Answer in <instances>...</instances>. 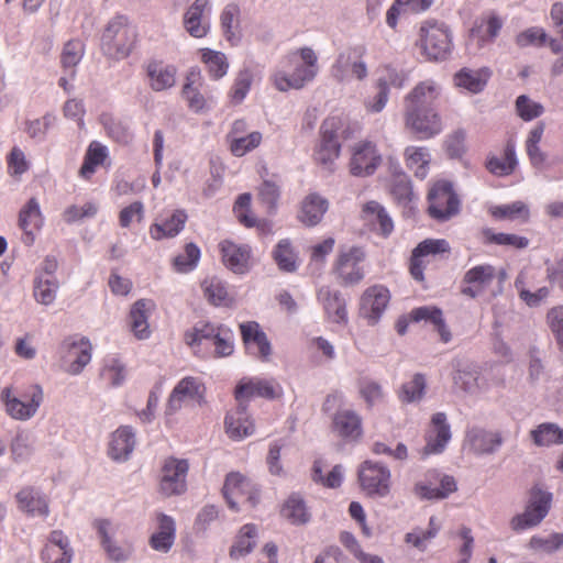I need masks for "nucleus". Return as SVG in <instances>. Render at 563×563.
<instances>
[{"mask_svg":"<svg viewBox=\"0 0 563 563\" xmlns=\"http://www.w3.org/2000/svg\"><path fill=\"white\" fill-rule=\"evenodd\" d=\"M405 124L419 140H428L443 130L442 120L435 109L412 108L405 111Z\"/></svg>","mask_w":563,"mask_h":563,"instance_id":"obj_13","label":"nucleus"},{"mask_svg":"<svg viewBox=\"0 0 563 563\" xmlns=\"http://www.w3.org/2000/svg\"><path fill=\"white\" fill-rule=\"evenodd\" d=\"M382 161V154L375 143L367 140L360 141L352 148L350 172L356 177L371 176L376 172Z\"/></svg>","mask_w":563,"mask_h":563,"instance_id":"obj_14","label":"nucleus"},{"mask_svg":"<svg viewBox=\"0 0 563 563\" xmlns=\"http://www.w3.org/2000/svg\"><path fill=\"white\" fill-rule=\"evenodd\" d=\"M328 207L329 202L325 198L316 192L310 194L301 203L299 220L308 227L317 225L322 220Z\"/></svg>","mask_w":563,"mask_h":563,"instance_id":"obj_40","label":"nucleus"},{"mask_svg":"<svg viewBox=\"0 0 563 563\" xmlns=\"http://www.w3.org/2000/svg\"><path fill=\"white\" fill-rule=\"evenodd\" d=\"M188 468L187 460L166 459L161 470L159 492L167 497L185 493Z\"/></svg>","mask_w":563,"mask_h":563,"instance_id":"obj_11","label":"nucleus"},{"mask_svg":"<svg viewBox=\"0 0 563 563\" xmlns=\"http://www.w3.org/2000/svg\"><path fill=\"white\" fill-rule=\"evenodd\" d=\"M154 310L155 303L152 299H139L132 305L129 314V324L135 338L144 340L150 336L148 318Z\"/></svg>","mask_w":563,"mask_h":563,"instance_id":"obj_31","label":"nucleus"},{"mask_svg":"<svg viewBox=\"0 0 563 563\" xmlns=\"http://www.w3.org/2000/svg\"><path fill=\"white\" fill-rule=\"evenodd\" d=\"M358 482L362 489L371 497L384 498L391 487L390 470L378 462L365 461L358 467Z\"/></svg>","mask_w":563,"mask_h":563,"instance_id":"obj_10","label":"nucleus"},{"mask_svg":"<svg viewBox=\"0 0 563 563\" xmlns=\"http://www.w3.org/2000/svg\"><path fill=\"white\" fill-rule=\"evenodd\" d=\"M515 107L518 117L526 122L541 117L544 112V107L540 102L532 100L527 95L518 96Z\"/></svg>","mask_w":563,"mask_h":563,"instance_id":"obj_63","label":"nucleus"},{"mask_svg":"<svg viewBox=\"0 0 563 563\" xmlns=\"http://www.w3.org/2000/svg\"><path fill=\"white\" fill-rule=\"evenodd\" d=\"M419 45L429 60L442 62L450 57L453 48L449 25L437 20L424 21L419 31Z\"/></svg>","mask_w":563,"mask_h":563,"instance_id":"obj_4","label":"nucleus"},{"mask_svg":"<svg viewBox=\"0 0 563 563\" xmlns=\"http://www.w3.org/2000/svg\"><path fill=\"white\" fill-rule=\"evenodd\" d=\"M503 444V438L499 432L487 431L481 428H471L466 432L465 445L475 454H492Z\"/></svg>","mask_w":563,"mask_h":563,"instance_id":"obj_30","label":"nucleus"},{"mask_svg":"<svg viewBox=\"0 0 563 563\" xmlns=\"http://www.w3.org/2000/svg\"><path fill=\"white\" fill-rule=\"evenodd\" d=\"M364 256L363 250L356 246L340 252L335 271L345 285L358 284L364 278V272L360 266Z\"/></svg>","mask_w":563,"mask_h":563,"instance_id":"obj_22","label":"nucleus"},{"mask_svg":"<svg viewBox=\"0 0 563 563\" xmlns=\"http://www.w3.org/2000/svg\"><path fill=\"white\" fill-rule=\"evenodd\" d=\"M390 192L397 203L401 206H407L415 198L411 181L398 164L393 166Z\"/></svg>","mask_w":563,"mask_h":563,"instance_id":"obj_46","label":"nucleus"},{"mask_svg":"<svg viewBox=\"0 0 563 563\" xmlns=\"http://www.w3.org/2000/svg\"><path fill=\"white\" fill-rule=\"evenodd\" d=\"M273 258L278 268L286 273H292L297 269V254L289 239L280 240L273 251Z\"/></svg>","mask_w":563,"mask_h":563,"instance_id":"obj_53","label":"nucleus"},{"mask_svg":"<svg viewBox=\"0 0 563 563\" xmlns=\"http://www.w3.org/2000/svg\"><path fill=\"white\" fill-rule=\"evenodd\" d=\"M282 515L294 525H303L310 519L306 504L298 495H291L286 500Z\"/></svg>","mask_w":563,"mask_h":563,"instance_id":"obj_56","label":"nucleus"},{"mask_svg":"<svg viewBox=\"0 0 563 563\" xmlns=\"http://www.w3.org/2000/svg\"><path fill=\"white\" fill-rule=\"evenodd\" d=\"M201 59L212 78L219 79L227 74L229 64L223 53L206 48L202 51Z\"/></svg>","mask_w":563,"mask_h":563,"instance_id":"obj_59","label":"nucleus"},{"mask_svg":"<svg viewBox=\"0 0 563 563\" xmlns=\"http://www.w3.org/2000/svg\"><path fill=\"white\" fill-rule=\"evenodd\" d=\"M488 212L496 220L518 221L526 223L530 218L529 206L521 200L505 205H493L488 208Z\"/></svg>","mask_w":563,"mask_h":563,"instance_id":"obj_43","label":"nucleus"},{"mask_svg":"<svg viewBox=\"0 0 563 563\" xmlns=\"http://www.w3.org/2000/svg\"><path fill=\"white\" fill-rule=\"evenodd\" d=\"M44 224V217L41 212L36 198H31L19 212V227L22 230L21 241L24 245L34 244L36 234Z\"/></svg>","mask_w":563,"mask_h":563,"instance_id":"obj_23","label":"nucleus"},{"mask_svg":"<svg viewBox=\"0 0 563 563\" xmlns=\"http://www.w3.org/2000/svg\"><path fill=\"white\" fill-rule=\"evenodd\" d=\"M136 41V30L124 15H117L109 21L102 36L101 51L104 56L120 60L128 57Z\"/></svg>","mask_w":563,"mask_h":563,"instance_id":"obj_3","label":"nucleus"},{"mask_svg":"<svg viewBox=\"0 0 563 563\" xmlns=\"http://www.w3.org/2000/svg\"><path fill=\"white\" fill-rule=\"evenodd\" d=\"M390 300L389 290L382 285L368 287L360 301V314L371 325L376 324L383 316Z\"/></svg>","mask_w":563,"mask_h":563,"instance_id":"obj_19","label":"nucleus"},{"mask_svg":"<svg viewBox=\"0 0 563 563\" xmlns=\"http://www.w3.org/2000/svg\"><path fill=\"white\" fill-rule=\"evenodd\" d=\"M241 335L244 344H255L258 352H271V343L266 333L256 321H247L240 324Z\"/></svg>","mask_w":563,"mask_h":563,"instance_id":"obj_52","label":"nucleus"},{"mask_svg":"<svg viewBox=\"0 0 563 563\" xmlns=\"http://www.w3.org/2000/svg\"><path fill=\"white\" fill-rule=\"evenodd\" d=\"M336 119L325 120L320 128V142L314 150V159L325 167L330 166L340 155L341 143L338 134Z\"/></svg>","mask_w":563,"mask_h":563,"instance_id":"obj_17","label":"nucleus"},{"mask_svg":"<svg viewBox=\"0 0 563 563\" xmlns=\"http://www.w3.org/2000/svg\"><path fill=\"white\" fill-rule=\"evenodd\" d=\"M441 93L440 86L433 80L419 82L405 99V111L435 109V101Z\"/></svg>","mask_w":563,"mask_h":563,"instance_id":"obj_28","label":"nucleus"},{"mask_svg":"<svg viewBox=\"0 0 563 563\" xmlns=\"http://www.w3.org/2000/svg\"><path fill=\"white\" fill-rule=\"evenodd\" d=\"M257 529L254 525H244L230 549V558L239 560L250 554L256 545Z\"/></svg>","mask_w":563,"mask_h":563,"instance_id":"obj_47","label":"nucleus"},{"mask_svg":"<svg viewBox=\"0 0 563 563\" xmlns=\"http://www.w3.org/2000/svg\"><path fill=\"white\" fill-rule=\"evenodd\" d=\"M135 444L136 438L133 428L121 426L111 434L108 454L113 461H126L133 452Z\"/></svg>","mask_w":563,"mask_h":563,"instance_id":"obj_32","label":"nucleus"},{"mask_svg":"<svg viewBox=\"0 0 563 563\" xmlns=\"http://www.w3.org/2000/svg\"><path fill=\"white\" fill-rule=\"evenodd\" d=\"M41 556L45 563H70L73 550L68 538L60 530L52 531Z\"/></svg>","mask_w":563,"mask_h":563,"instance_id":"obj_34","label":"nucleus"},{"mask_svg":"<svg viewBox=\"0 0 563 563\" xmlns=\"http://www.w3.org/2000/svg\"><path fill=\"white\" fill-rule=\"evenodd\" d=\"M101 545L109 560L121 563L130 560L134 553V543L130 539L115 540V536L122 530V525L110 519H97L93 522Z\"/></svg>","mask_w":563,"mask_h":563,"instance_id":"obj_7","label":"nucleus"},{"mask_svg":"<svg viewBox=\"0 0 563 563\" xmlns=\"http://www.w3.org/2000/svg\"><path fill=\"white\" fill-rule=\"evenodd\" d=\"M406 165L415 173V176L424 179L429 173L431 155L427 147L408 146L405 150Z\"/></svg>","mask_w":563,"mask_h":563,"instance_id":"obj_48","label":"nucleus"},{"mask_svg":"<svg viewBox=\"0 0 563 563\" xmlns=\"http://www.w3.org/2000/svg\"><path fill=\"white\" fill-rule=\"evenodd\" d=\"M456 490V483L452 476L441 475L438 471H428L422 481L413 486L415 495L420 499H444Z\"/></svg>","mask_w":563,"mask_h":563,"instance_id":"obj_15","label":"nucleus"},{"mask_svg":"<svg viewBox=\"0 0 563 563\" xmlns=\"http://www.w3.org/2000/svg\"><path fill=\"white\" fill-rule=\"evenodd\" d=\"M224 426L227 434L235 441L243 440L254 432V423L243 402H239L234 410L228 412Z\"/></svg>","mask_w":563,"mask_h":563,"instance_id":"obj_33","label":"nucleus"},{"mask_svg":"<svg viewBox=\"0 0 563 563\" xmlns=\"http://www.w3.org/2000/svg\"><path fill=\"white\" fill-rule=\"evenodd\" d=\"M531 437L536 445L549 446L563 443V429L555 423H542L531 431Z\"/></svg>","mask_w":563,"mask_h":563,"instance_id":"obj_55","label":"nucleus"},{"mask_svg":"<svg viewBox=\"0 0 563 563\" xmlns=\"http://www.w3.org/2000/svg\"><path fill=\"white\" fill-rule=\"evenodd\" d=\"M528 549L534 552L553 554L563 549V533L534 534L529 539Z\"/></svg>","mask_w":563,"mask_h":563,"instance_id":"obj_54","label":"nucleus"},{"mask_svg":"<svg viewBox=\"0 0 563 563\" xmlns=\"http://www.w3.org/2000/svg\"><path fill=\"white\" fill-rule=\"evenodd\" d=\"M205 395L203 384L196 377L180 379L169 395L166 413L174 415L185 406L200 405Z\"/></svg>","mask_w":563,"mask_h":563,"instance_id":"obj_12","label":"nucleus"},{"mask_svg":"<svg viewBox=\"0 0 563 563\" xmlns=\"http://www.w3.org/2000/svg\"><path fill=\"white\" fill-rule=\"evenodd\" d=\"M101 376L111 386L118 387L123 384L126 377V368L120 358L111 356L103 361Z\"/></svg>","mask_w":563,"mask_h":563,"instance_id":"obj_58","label":"nucleus"},{"mask_svg":"<svg viewBox=\"0 0 563 563\" xmlns=\"http://www.w3.org/2000/svg\"><path fill=\"white\" fill-rule=\"evenodd\" d=\"M157 520L158 531L151 537L150 544L155 551L167 553L176 538L175 520L165 514L158 515Z\"/></svg>","mask_w":563,"mask_h":563,"instance_id":"obj_39","label":"nucleus"},{"mask_svg":"<svg viewBox=\"0 0 563 563\" xmlns=\"http://www.w3.org/2000/svg\"><path fill=\"white\" fill-rule=\"evenodd\" d=\"M428 200L429 214L438 221H448L460 212L461 201L451 181H437L429 191Z\"/></svg>","mask_w":563,"mask_h":563,"instance_id":"obj_9","label":"nucleus"},{"mask_svg":"<svg viewBox=\"0 0 563 563\" xmlns=\"http://www.w3.org/2000/svg\"><path fill=\"white\" fill-rule=\"evenodd\" d=\"M319 71L318 56L308 46L289 52L279 62L273 74V82L279 91L301 89L312 81Z\"/></svg>","mask_w":563,"mask_h":563,"instance_id":"obj_1","label":"nucleus"},{"mask_svg":"<svg viewBox=\"0 0 563 563\" xmlns=\"http://www.w3.org/2000/svg\"><path fill=\"white\" fill-rule=\"evenodd\" d=\"M318 300L321 302L328 320L344 325L347 323L346 301L339 290L321 287L318 290Z\"/></svg>","mask_w":563,"mask_h":563,"instance_id":"obj_27","label":"nucleus"},{"mask_svg":"<svg viewBox=\"0 0 563 563\" xmlns=\"http://www.w3.org/2000/svg\"><path fill=\"white\" fill-rule=\"evenodd\" d=\"M427 387L426 377L422 374H415L412 378L402 384L399 398L402 402H416L422 399Z\"/></svg>","mask_w":563,"mask_h":563,"instance_id":"obj_57","label":"nucleus"},{"mask_svg":"<svg viewBox=\"0 0 563 563\" xmlns=\"http://www.w3.org/2000/svg\"><path fill=\"white\" fill-rule=\"evenodd\" d=\"M497 277L499 283H503L506 278L505 271H500L497 274L493 265H476L465 273L463 278L465 286L462 287V294L471 298H476L483 295Z\"/></svg>","mask_w":563,"mask_h":563,"instance_id":"obj_16","label":"nucleus"},{"mask_svg":"<svg viewBox=\"0 0 563 563\" xmlns=\"http://www.w3.org/2000/svg\"><path fill=\"white\" fill-rule=\"evenodd\" d=\"M146 75L152 90L164 91L175 86L177 68L161 60H151L146 65Z\"/></svg>","mask_w":563,"mask_h":563,"instance_id":"obj_35","label":"nucleus"},{"mask_svg":"<svg viewBox=\"0 0 563 563\" xmlns=\"http://www.w3.org/2000/svg\"><path fill=\"white\" fill-rule=\"evenodd\" d=\"M198 76V73L191 70L187 76V81L181 91L183 97L187 101L188 108L196 113L208 110L213 103V99L211 97H206L199 87L195 85V78Z\"/></svg>","mask_w":563,"mask_h":563,"instance_id":"obj_44","label":"nucleus"},{"mask_svg":"<svg viewBox=\"0 0 563 563\" xmlns=\"http://www.w3.org/2000/svg\"><path fill=\"white\" fill-rule=\"evenodd\" d=\"M240 7L235 3H229L224 7L220 21L225 38L231 43H236L240 38Z\"/></svg>","mask_w":563,"mask_h":563,"instance_id":"obj_51","label":"nucleus"},{"mask_svg":"<svg viewBox=\"0 0 563 563\" xmlns=\"http://www.w3.org/2000/svg\"><path fill=\"white\" fill-rule=\"evenodd\" d=\"M186 344L194 347L210 349L214 352H225L233 349V333L223 325L200 321L185 333Z\"/></svg>","mask_w":563,"mask_h":563,"instance_id":"obj_5","label":"nucleus"},{"mask_svg":"<svg viewBox=\"0 0 563 563\" xmlns=\"http://www.w3.org/2000/svg\"><path fill=\"white\" fill-rule=\"evenodd\" d=\"M517 164L516 146L514 142L509 141L505 146L504 156L488 158L486 167L494 175L507 176L515 170Z\"/></svg>","mask_w":563,"mask_h":563,"instance_id":"obj_50","label":"nucleus"},{"mask_svg":"<svg viewBox=\"0 0 563 563\" xmlns=\"http://www.w3.org/2000/svg\"><path fill=\"white\" fill-rule=\"evenodd\" d=\"M200 249L195 243H187L184 253L174 258V268L178 273H189L194 271L200 260Z\"/></svg>","mask_w":563,"mask_h":563,"instance_id":"obj_60","label":"nucleus"},{"mask_svg":"<svg viewBox=\"0 0 563 563\" xmlns=\"http://www.w3.org/2000/svg\"><path fill=\"white\" fill-rule=\"evenodd\" d=\"M44 390L37 384L25 387L5 386L0 390V402L5 415L14 421H30L44 404Z\"/></svg>","mask_w":563,"mask_h":563,"instance_id":"obj_2","label":"nucleus"},{"mask_svg":"<svg viewBox=\"0 0 563 563\" xmlns=\"http://www.w3.org/2000/svg\"><path fill=\"white\" fill-rule=\"evenodd\" d=\"M222 490L223 497L233 510H238V504L243 500L254 506L258 497L255 486L242 474L234 472L228 474Z\"/></svg>","mask_w":563,"mask_h":563,"instance_id":"obj_18","label":"nucleus"},{"mask_svg":"<svg viewBox=\"0 0 563 563\" xmlns=\"http://www.w3.org/2000/svg\"><path fill=\"white\" fill-rule=\"evenodd\" d=\"M332 430L347 441H358L363 435L361 416L351 408H340L332 417Z\"/></svg>","mask_w":563,"mask_h":563,"instance_id":"obj_25","label":"nucleus"},{"mask_svg":"<svg viewBox=\"0 0 563 563\" xmlns=\"http://www.w3.org/2000/svg\"><path fill=\"white\" fill-rule=\"evenodd\" d=\"M36 451V437L29 430L19 429L10 442L11 460L16 464L29 463Z\"/></svg>","mask_w":563,"mask_h":563,"instance_id":"obj_36","label":"nucleus"},{"mask_svg":"<svg viewBox=\"0 0 563 563\" xmlns=\"http://www.w3.org/2000/svg\"><path fill=\"white\" fill-rule=\"evenodd\" d=\"M188 216L185 210H174L169 216L156 219L150 227V235L153 240L172 239L177 236L185 228Z\"/></svg>","mask_w":563,"mask_h":563,"instance_id":"obj_29","label":"nucleus"},{"mask_svg":"<svg viewBox=\"0 0 563 563\" xmlns=\"http://www.w3.org/2000/svg\"><path fill=\"white\" fill-rule=\"evenodd\" d=\"M229 142L231 153L236 157H242L261 144L262 134L254 131L243 136H234Z\"/></svg>","mask_w":563,"mask_h":563,"instance_id":"obj_64","label":"nucleus"},{"mask_svg":"<svg viewBox=\"0 0 563 563\" xmlns=\"http://www.w3.org/2000/svg\"><path fill=\"white\" fill-rule=\"evenodd\" d=\"M275 396L274 384L262 378L242 379L235 388V399L239 402H245L255 397L274 398Z\"/></svg>","mask_w":563,"mask_h":563,"instance_id":"obj_38","label":"nucleus"},{"mask_svg":"<svg viewBox=\"0 0 563 563\" xmlns=\"http://www.w3.org/2000/svg\"><path fill=\"white\" fill-rule=\"evenodd\" d=\"M552 505V493L533 487L525 510L509 520L510 529L520 533L538 527L548 516Z\"/></svg>","mask_w":563,"mask_h":563,"instance_id":"obj_6","label":"nucleus"},{"mask_svg":"<svg viewBox=\"0 0 563 563\" xmlns=\"http://www.w3.org/2000/svg\"><path fill=\"white\" fill-rule=\"evenodd\" d=\"M59 283L56 277H45L37 273L33 282V296L36 302L43 306L52 305L57 295Z\"/></svg>","mask_w":563,"mask_h":563,"instance_id":"obj_49","label":"nucleus"},{"mask_svg":"<svg viewBox=\"0 0 563 563\" xmlns=\"http://www.w3.org/2000/svg\"><path fill=\"white\" fill-rule=\"evenodd\" d=\"M366 47L362 44L351 46L339 53L331 66L330 73L338 82H346L351 77L364 80L367 75V66L364 62Z\"/></svg>","mask_w":563,"mask_h":563,"instance_id":"obj_8","label":"nucleus"},{"mask_svg":"<svg viewBox=\"0 0 563 563\" xmlns=\"http://www.w3.org/2000/svg\"><path fill=\"white\" fill-rule=\"evenodd\" d=\"M483 235L487 243L511 246L514 249H526L529 240L525 236L510 233H495L492 229H484Z\"/></svg>","mask_w":563,"mask_h":563,"instance_id":"obj_62","label":"nucleus"},{"mask_svg":"<svg viewBox=\"0 0 563 563\" xmlns=\"http://www.w3.org/2000/svg\"><path fill=\"white\" fill-rule=\"evenodd\" d=\"M100 123L103 126L107 135L114 142L122 145L132 143L134 134L125 121L114 117L111 113H102L100 115Z\"/></svg>","mask_w":563,"mask_h":563,"instance_id":"obj_45","label":"nucleus"},{"mask_svg":"<svg viewBox=\"0 0 563 563\" xmlns=\"http://www.w3.org/2000/svg\"><path fill=\"white\" fill-rule=\"evenodd\" d=\"M503 27V21L499 16L492 14L483 19L479 24L472 29V34H478L482 42H494Z\"/></svg>","mask_w":563,"mask_h":563,"instance_id":"obj_61","label":"nucleus"},{"mask_svg":"<svg viewBox=\"0 0 563 563\" xmlns=\"http://www.w3.org/2000/svg\"><path fill=\"white\" fill-rule=\"evenodd\" d=\"M19 510L30 517L46 518L49 514L48 499L37 488L25 486L15 494Z\"/></svg>","mask_w":563,"mask_h":563,"instance_id":"obj_26","label":"nucleus"},{"mask_svg":"<svg viewBox=\"0 0 563 563\" xmlns=\"http://www.w3.org/2000/svg\"><path fill=\"white\" fill-rule=\"evenodd\" d=\"M212 5L209 0H195L183 19L185 30L196 38L205 37L210 30Z\"/></svg>","mask_w":563,"mask_h":563,"instance_id":"obj_20","label":"nucleus"},{"mask_svg":"<svg viewBox=\"0 0 563 563\" xmlns=\"http://www.w3.org/2000/svg\"><path fill=\"white\" fill-rule=\"evenodd\" d=\"M489 76L490 71L488 68H462L455 74L454 82L459 88H463L472 93H478L484 90Z\"/></svg>","mask_w":563,"mask_h":563,"instance_id":"obj_41","label":"nucleus"},{"mask_svg":"<svg viewBox=\"0 0 563 563\" xmlns=\"http://www.w3.org/2000/svg\"><path fill=\"white\" fill-rule=\"evenodd\" d=\"M409 320L412 322H424L433 325L440 334L444 343L451 341V332L449 331L443 319L442 310L435 306H422L411 310Z\"/></svg>","mask_w":563,"mask_h":563,"instance_id":"obj_37","label":"nucleus"},{"mask_svg":"<svg viewBox=\"0 0 563 563\" xmlns=\"http://www.w3.org/2000/svg\"><path fill=\"white\" fill-rule=\"evenodd\" d=\"M362 218L372 225H378L382 235L387 236L394 230V223L386 209L377 201H368L363 206Z\"/></svg>","mask_w":563,"mask_h":563,"instance_id":"obj_42","label":"nucleus"},{"mask_svg":"<svg viewBox=\"0 0 563 563\" xmlns=\"http://www.w3.org/2000/svg\"><path fill=\"white\" fill-rule=\"evenodd\" d=\"M219 246L222 262L227 268L239 275H244L251 269L252 249L249 244H238L224 240Z\"/></svg>","mask_w":563,"mask_h":563,"instance_id":"obj_24","label":"nucleus"},{"mask_svg":"<svg viewBox=\"0 0 563 563\" xmlns=\"http://www.w3.org/2000/svg\"><path fill=\"white\" fill-rule=\"evenodd\" d=\"M451 440V428L444 412L432 416L430 428L426 433L424 456L442 453Z\"/></svg>","mask_w":563,"mask_h":563,"instance_id":"obj_21","label":"nucleus"}]
</instances>
